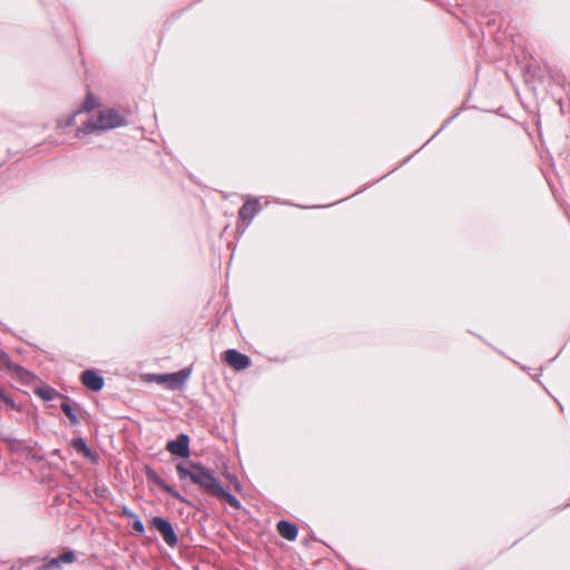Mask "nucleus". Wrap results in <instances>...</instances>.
<instances>
[{
	"instance_id": "2",
	"label": "nucleus",
	"mask_w": 570,
	"mask_h": 570,
	"mask_svg": "<svg viewBox=\"0 0 570 570\" xmlns=\"http://www.w3.org/2000/svg\"><path fill=\"white\" fill-rule=\"evenodd\" d=\"M126 125L125 117L115 109H105L92 115L78 130L77 137L82 138L95 131H104Z\"/></svg>"
},
{
	"instance_id": "16",
	"label": "nucleus",
	"mask_w": 570,
	"mask_h": 570,
	"mask_svg": "<svg viewBox=\"0 0 570 570\" xmlns=\"http://www.w3.org/2000/svg\"><path fill=\"white\" fill-rule=\"evenodd\" d=\"M37 394L45 401H51L57 395V392L51 387H41L37 390Z\"/></svg>"
},
{
	"instance_id": "9",
	"label": "nucleus",
	"mask_w": 570,
	"mask_h": 570,
	"mask_svg": "<svg viewBox=\"0 0 570 570\" xmlns=\"http://www.w3.org/2000/svg\"><path fill=\"white\" fill-rule=\"evenodd\" d=\"M75 560V554L71 551L65 552L58 558L51 559L43 566V570H58L61 563H71Z\"/></svg>"
},
{
	"instance_id": "8",
	"label": "nucleus",
	"mask_w": 570,
	"mask_h": 570,
	"mask_svg": "<svg viewBox=\"0 0 570 570\" xmlns=\"http://www.w3.org/2000/svg\"><path fill=\"white\" fill-rule=\"evenodd\" d=\"M82 384L94 392L104 387V377L94 370H87L81 374Z\"/></svg>"
},
{
	"instance_id": "10",
	"label": "nucleus",
	"mask_w": 570,
	"mask_h": 570,
	"mask_svg": "<svg viewBox=\"0 0 570 570\" xmlns=\"http://www.w3.org/2000/svg\"><path fill=\"white\" fill-rule=\"evenodd\" d=\"M0 365L14 372L17 375H19L23 380H28V377L30 375L29 372L26 371L24 368L12 364L11 361L9 360V356L6 353L0 354Z\"/></svg>"
},
{
	"instance_id": "5",
	"label": "nucleus",
	"mask_w": 570,
	"mask_h": 570,
	"mask_svg": "<svg viewBox=\"0 0 570 570\" xmlns=\"http://www.w3.org/2000/svg\"><path fill=\"white\" fill-rule=\"evenodd\" d=\"M224 361L236 371L245 370L250 365L249 357L236 350H227L224 354Z\"/></svg>"
},
{
	"instance_id": "15",
	"label": "nucleus",
	"mask_w": 570,
	"mask_h": 570,
	"mask_svg": "<svg viewBox=\"0 0 570 570\" xmlns=\"http://www.w3.org/2000/svg\"><path fill=\"white\" fill-rule=\"evenodd\" d=\"M61 410L72 423H78V417L75 414V411L68 401L62 402Z\"/></svg>"
},
{
	"instance_id": "17",
	"label": "nucleus",
	"mask_w": 570,
	"mask_h": 570,
	"mask_svg": "<svg viewBox=\"0 0 570 570\" xmlns=\"http://www.w3.org/2000/svg\"><path fill=\"white\" fill-rule=\"evenodd\" d=\"M215 497L225 499L233 508H239V501L230 493L223 489V493H216Z\"/></svg>"
},
{
	"instance_id": "12",
	"label": "nucleus",
	"mask_w": 570,
	"mask_h": 570,
	"mask_svg": "<svg viewBox=\"0 0 570 570\" xmlns=\"http://www.w3.org/2000/svg\"><path fill=\"white\" fill-rule=\"evenodd\" d=\"M72 446L77 452L82 453L86 458H88L92 461L96 460L94 453L88 449V446L82 438H77V439L72 440Z\"/></svg>"
},
{
	"instance_id": "1",
	"label": "nucleus",
	"mask_w": 570,
	"mask_h": 570,
	"mask_svg": "<svg viewBox=\"0 0 570 570\" xmlns=\"http://www.w3.org/2000/svg\"><path fill=\"white\" fill-rule=\"evenodd\" d=\"M176 470L180 479L189 478L194 484L198 485L205 492L212 495H216V493H223V487L220 485L219 481L215 478L210 470L206 469L202 464H178Z\"/></svg>"
},
{
	"instance_id": "11",
	"label": "nucleus",
	"mask_w": 570,
	"mask_h": 570,
	"mask_svg": "<svg viewBox=\"0 0 570 570\" xmlns=\"http://www.w3.org/2000/svg\"><path fill=\"white\" fill-rule=\"evenodd\" d=\"M279 534L287 540H295L297 537V528L287 521H279L277 524Z\"/></svg>"
},
{
	"instance_id": "7",
	"label": "nucleus",
	"mask_w": 570,
	"mask_h": 570,
	"mask_svg": "<svg viewBox=\"0 0 570 570\" xmlns=\"http://www.w3.org/2000/svg\"><path fill=\"white\" fill-rule=\"evenodd\" d=\"M259 210V200L258 199H253V200H248L247 203H245L242 208L239 209V220H240V224H243V229H245L250 220L253 219V217L255 216V214Z\"/></svg>"
},
{
	"instance_id": "19",
	"label": "nucleus",
	"mask_w": 570,
	"mask_h": 570,
	"mask_svg": "<svg viewBox=\"0 0 570 570\" xmlns=\"http://www.w3.org/2000/svg\"><path fill=\"white\" fill-rule=\"evenodd\" d=\"M147 476H148V480H150L153 482L158 478V475L153 471H148Z\"/></svg>"
},
{
	"instance_id": "4",
	"label": "nucleus",
	"mask_w": 570,
	"mask_h": 570,
	"mask_svg": "<svg viewBox=\"0 0 570 570\" xmlns=\"http://www.w3.org/2000/svg\"><path fill=\"white\" fill-rule=\"evenodd\" d=\"M153 525L154 528L159 531V533L163 535L165 542L169 547H175L177 544V535L175 533V530L173 525L165 519L160 517H155L153 519Z\"/></svg>"
},
{
	"instance_id": "13",
	"label": "nucleus",
	"mask_w": 570,
	"mask_h": 570,
	"mask_svg": "<svg viewBox=\"0 0 570 570\" xmlns=\"http://www.w3.org/2000/svg\"><path fill=\"white\" fill-rule=\"evenodd\" d=\"M155 484H157L159 488H161L164 491H166L167 493H169L170 495H173L174 498L183 501V497L176 491L174 490L170 485H168L161 478H157L155 481H154Z\"/></svg>"
},
{
	"instance_id": "6",
	"label": "nucleus",
	"mask_w": 570,
	"mask_h": 570,
	"mask_svg": "<svg viewBox=\"0 0 570 570\" xmlns=\"http://www.w3.org/2000/svg\"><path fill=\"white\" fill-rule=\"evenodd\" d=\"M167 450L177 456L187 458L189 455V438L186 434H179L176 440L167 443Z\"/></svg>"
},
{
	"instance_id": "14",
	"label": "nucleus",
	"mask_w": 570,
	"mask_h": 570,
	"mask_svg": "<svg viewBox=\"0 0 570 570\" xmlns=\"http://www.w3.org/2000/svg\"><path fill=\"white\" fill-rule=\"evenodd\" d=\"M78 112L79 111H77L75 114H69V115L62 116L61 118L58 119L57 126L59 128H66V127L72 126L75 124L76 115Z\"/></svg>"
},
{
	"instance_id": "3",
	"label": "nucleus",
	"mask_w": 570,
	"mask_h": 570,
	"mask_svg": "<svg viewBox=\"0 0 570 570\" xmlns=\"http://www.w3.org/2000/svg\"><path fill=\"white\" fill-rule=\"evenodd\" d=\"M191 374L190 368H183L175 373L169 374H154L153 380L157 384L167 385L171 390H180L186 384Z\"/></svg>"
},
{
	"instance_id": "18",
	"label": "nucleus",
	"mask_w": 570,
	"mask_h": 570,
	"mask_svg": "<svg viewBox=\"0 0 570 570\" xmlns=\"http://www.w3.org/2000/svg\"><path fill=\"white\" fill-rule=\"evenodd\" d=\"M132 529L142 534L145 532V527H144V523L140 521V520H136L134 523H132Z\"/></svg>"
}]
</instances>
